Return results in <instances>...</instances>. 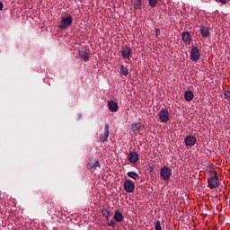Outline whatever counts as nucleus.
<instances>
[{
    "instance_id": "nucleus-3",
    "label": "nucleus",
    "mask_w": 230,
    "mask_h": 230,
    "mask_svg": "<svg viewBox=\"0 0 230 230\" xmlns=\"http://www.w3.org/2000/svg\"><path fill=\"white\" fill-rule=\"evenodd\" d=\"M160 177L163 181H168L172 177V169L170 167L164 166L160 170Z\"/></svg>"
},
{
    "instance_id": "nucleus-22",
    "label": "nucleus",
    "mask_w": 230,
    "mask_h": 230,
    "mask_svg": "<svg viewBox=\"0 0 230 230\" xmlns=\"http://www.w3.org/2000/svg\"><path fill=\"white\" fill-rule=\"evenodd\" d=\"M148 4L151 8H155L157 6V0H148Z\"/></svg>"
},
{
    "instance_id": "nucleus-16",
    "label": "nucleus",
    "mask_w": 230,
    "mask_h": 230,
    "mask_svg": "<svg viewBox=\"0 0 230 230\" xmlns=\"http://www.w3.org/2000/svg\"><path fill=\"white\" fill-rule=\"evenodd\" d=\"M184 98L186 102H191L193 101V98H195V95H193V92L188 91V92H185Z\"/></svg>"
},
{
    "instance_id": "nucleus-4",
    "label": "nucleus",
    "mask_w": 230,
    "mask_h": 230,
    "mask_svg": "<svg viewBox=\"0 0 230 230\" xmlns=\"http://www.w3.org/2000/svg\"><path fill=\"white\" fill-rule=\"evenodd\" d=\"M159 119L162 123H168L170 121V112L166 109H163L158 112Z\"/></svg>"
},
{
    "instance_id": "nucleus-23",
    "label": "nucleus",
    "mask_w": 230,
    "mask_h": 230,
    "mask_svg": "<svg viewBox=\"0 0 230 230\" xmlns=\"http://www.w3.org/2000/svg\"><path fill=\"white\" fill-rule=\"evenodd\" d=\"M102 217H104L107 219H109V217H111V212L107 209H102Z\"/></svg>"
},
{
    "instance_id": "nucleus-20",
    "label": "nucleus",
    "mask_w": 230,
    "mask_h": 230,
    "mask_svg": "<svg viewBox=\"0 0 230 230\" xmlns=\"http://www.w3.org/2000/svg\"><path fill=\"white\" fill-rule=\"evenodd\" d=\"M120 75H123L124 76L128 75V68H127L125 66H120Z\"/></svg>"
},
{
    "instance_id": "nucleus-2",
    "label": "nucleus",
    "mask_w": 230,
    "mask_h": 230,
    "mask_svg": "<svg viewBox=\"0 0 230 230\" xmlns=\"http://www.w3.org/2000/svg\"><path fill=\"white\" fill-rule=\"evenodd\" d=\"M190 57L192 62H199L200 60V49L196 46L191 47Z\"/></svg>"
},
{
    "instance_id": "nucleus-25",
    "label": "nucleus",
    "mask_w": 230,
    "mask_h": 230,
    "mask_svg": "<svg viewBox=\"0 0 230 230\" xmlns=\"http://www.w3.org/2000/svg\"><path fill=\"white\" fill-rule=\"evenodd\" d=\"M224 96H225L226 100H227V102H230V91L229 90L225 91Z\"/></svg>"
},
{
    "instance_id": "nucleus-10",
    "label": "nucleus",
    "mask_w": 230,
    "mask_h": 230,
    "mask_svg": "<svg viewBox=\"0 0 230 230\" xmlns=\"http://www.w3.org/2000/svg\"><path fill=\"white\" fill-rule=\"evenodd\" d=\"M109 139V125H105L104 127V132L102 135L100 137V141L101 143H105Z\"/></svg>"
},
{
    "instance_id": "nucleus-27",
    "label": "nucleus",
    "mask_w": 230,
    "mask_h": 230,
    "mask_svg": "<svg viewBox=\"0 0 230 230\" xmlns=\"http://www.w3.org/2000/svg\"><path fill=\"white\" fill-rule=\"evenodd\" d=\"M155 35H156V37H159V35H161V30L160 29H155Z\"/></svg>"
},
{
    "instance_id": "nucleus-28",
    "label": "nucleus",
    "mask_w": 230,
    "mask_h": 230,
    "mask_svg": "<svg viewBox=\"0 0 230 230\" xmlns=\"http://www.w3.org/2000/svg\"><path fill=\"white\" fill-rule=\"evenodd\" d=\"M221 3H222V4H226V3H227V0H219Z\"/></svg>"
},
{
    "instance_id": "nucleus-12",
    "label": "nucleus",
    "mask_w": 230,
    "mask_h": 230,
    "mask_svg": "<svg viewBox=\"0 0 230 230\" xmlns=\"http://www.w3.org/2000/svg\"><path fill=\"white\" fill-rule=\"evenodd\" d=\"M181 39L185 44H191V35H190V32L184 31L181 35Z\"/></svg>"
},
{
    "instance_id": "nucleus-15",
    "label": "nucleus",
    "mask_w": 230,
    "mask_h": 230,
    "mask_svg": "<svg viewBox=\"0 0 230 230\" xmlns=\"http://www.w3.org/2000/svg\"><path fill=\"white\" fill-rule=\"evenodd\" d=\"M199 31L201 33V36L205 39L209 37L210 35L209 29L206 26H201Z\"/></svg>"
},
{
    "instance_id": "nucleus-17",
    "label": "nucleus",
    "mask_w": 230,
    "mask_h": 230,
    "mask_svg": "<svg viewBox=\"0 0 230 230\" xmlns=\"http://www.w3.org/2000/svg\"><path fill=\"white\" fill-rule=\"evenodd\" d=\"M114 220L115 222H123V214H121L119 211H115L114 213Z\"/></svg>"
},
{
    "instance_id": "nucleus-21",
    "label": "nucleus",
    "mask_w": 230,
    "mask_h": 230,
    "mask_svg": "<svg viewBox=\"0 0 230 230\" xmlns=\"http://www.w3.org/2000/svg\"><path fill=\"white\" fill-rule=\"evenodd\" d=\"M134 4L137 10H141L142 2L141 0H134Z\"/></svg>"
},
{
    "instance_id": "nucleus-14",
    "label": "nucleus",
    "mask_w": 230,
    "mask_h": 230,
    "mask_svg": "<svg viewBox=\"0 0 230 230\" xmlns=\"http://www.w3.org/2000/svg\"><path fill=\"white\" fill-rule=\"evenodd\" d=\"M131 130L134 132V134H139L141 130V122L133 123L131 125Z\"/></svg>"
},
{
    "instance_id": "nucleus-24",
    "label": "nucleus",
    "mask_w": 230,
    "mask_h": 230,
    "mask_svg": "<svg viewBox=\"0 0 230 230\" xmlns=\"http://www.w3.org/2000/svg\"><path fill=\"white\" fill-rule=\"evenodd\" d=\"M155 230H163V227H161V221L160 220L155 221Z\"/></svg>"
},
{
    "instance_id": "nucleus-29",
    "label": "nucleus",
    "mask_w": 230,
    "mask_h": 230,
    "mask_svg": "<svg viewBox=\"0 0 230 230\" xmlns=\"http://www.w3.org/2000/svg\"><path fill=\"white\" fill-rule=\"evenodd\" d=\"M3 7H4L3 2L0 1V10H3Z\"/></svg>"
},
{
    "instance_id": "nucleus-19",
    "label": "nucleus",
    "mask_w": 230,
    "mask_h": 230,
    "mask_svg": "<svg viewBox=\"0 0 230 230\" xmlns=\"http://www.w3.org/2000/svg\"><path fill=\"white\" fill-rule=\"evenodd\" d=\"M127 175L128 177L133 179L134 181H137L139 179V174H137L135 172H128Z\"/></svg>"
},
{
    "instance_id": "nucleus-9",
    "label": "nucleus",
    "mask_w": 230,
    "mask_h": 230,
    "mask_svg": "<svg viewBox=\"0 0 230 230\" xmlns=\"http://www.w3.org/2000/svg\"><path fill=\"white\" fill-rule=\"evenodd\" d=\"M128 161L132 164H136V163L139 161V154H137V152H130L128 154Z\"/></svg>"
},
{
    "instance_id": "nucleus-7",
    "label": "nucleus",
    "mask_w": 230,
    "mask_h": 230,
    "mask_svg": "<svg viewBox=\"0 0 230 230\" xmlns=\"http://www.w3.org/2000/svg\"><path fill=\"white\" fill-rule=\"evenodd\" d=\"M185 146H195L197 144V137L193 136H187L184 139Z\"/></svg>"
},
{
    "instance_id": "nucleus-13",
    "label": "nucleus",
    "mask_w": 230,
    "mask_h": 230,
    "mask_svg": "<svg viewBox=\"0 0 230 230\" xmlns=\"http://www.w3.org/2000/svg\"><path fill=\"white\" fill-rule=\"evenodd\" d=\"M79 57H81L84 62H87V60H89V50H87V49L80 50Z\"/></svg>"
},
{
    "instance_id": "nucleus-26",
    "label": "nucleus",
    "mask_w": 230,
    "mask_h": 230,
    "mask_svg": "<svg viewBox=\"0 0 230 230\" xmlns=\"http://www.w3.org/2000/svg\"><path fill=\"white\" fill-rule=\"evenodd\" d=\"M109 227H116V221L111 220L110 223H108Z\"/></svg>"
},
{
    "instance_id": "nucleus-8",
    "label": "nucleus",
    "mask_w": 230,
    "mask_h": 230,
    "mask_svg": "<svg viewBox=\"0 0 230 230\" xmlns=\"http://www.w3.org/2000/svg\"><path fill=\"white\" fill-rule=\"evenodd\" d=\"M122 58H130L132 49L129 47H123L120 50Z\"/></svg>"
},
{
    "instance_id": "nucleus-6",
    "label": "nucleus",
    "mask_w": 230,
    "mask_h": 230,
    "mask_svg": "<svg viewBox=\"0 0 230 230\" xmlns=\"http://www.w3.org/2000/svg\"><path fill=\"white\" fill-rule=\"evenodd\" d=\"M124 190L127 193H134V190H136V185L132 180H126L124 181Z\"/></svg>"
},
{
    "instance_id": "nucleus-5",
    "label": "nucleus",
    "mask_w": 230,
    "mask_h": 230,
    "mask_svg": "<svg viewBox=\"0 0 230 230\" xmlns=\"http://www.w3.org/2000/svg\"><path fill=\"white\" fill-rule=\"evenodd\" d=\"M73 24V16L69 15L66 18H62L61 24L59 25L60 30H67L69 26Z\"/></svg>"
},
{
    "instance_id": "nucleus-1",
    "label": "nucleus",
    "mask_w": 230,
    "mask_h": 230,
    "mask_svg": "<svg viewBox=\"0 0 230 230\" xmlns=\"http://www.w3.org/2000/svg\"><path fill=\"white\" fill-rule=\"evenodd\" d=\"M218 172L217 171L214 172V175L208 178V186L210 190H217L220 186V182L218 181Z\"/></svg>"
},
{
    "instance_id": "nucleus-18",
    "label": "nucleus",
    "mask_w": 230,
    "mask_h": 230,
    "mask_svg": "<svg viewBox=\"0 0 230 230\" xmlns=\"http://www.w3.org/2000/svg\"><path fill=\"white\" fill-rule=\"evenodd\" d=\"M88 168H90V170H93V168H100V162L98 161H90L88 163Z\"/></svg>"
},
{
    "instance_id": "nucleus-11",
    "label": "nucleus",
    "mask_w": 230,
    "mask_h": 230,
    "mask_svg": "<svg viewBox=\"0 0 230 230\" xmlns=\"http://www.w3.org/2000/svg\"><path fill=\"white\" fill-rule=\"evenodd\" d=\"M108 107L111 112H118V109H119L118 102L114 101H110L108 103Z\"/></svg>"
}]
</instances>
